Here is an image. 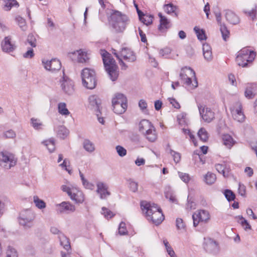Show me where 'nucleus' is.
Segmentation results:
<instances>
[{
    "label": "nucleus",
    "mask_w": 257,
    "mask_h": 257,
    "mask_svg": "<svg viewBox=\"0 0 257 257\" xmlns=\"http://www.w3.org/2000/svg\"><path fill=\"white\" fill-rule=\"evenodd\" d=\"M141 206L147 219L152 221L154 224L158 225L164 219V216L162 210L157 204L143 201L141 203Z\"/></svg>",
    "instance_id": "nucleus-1"
},
{
    "label": "nucleus",
    "mask_w": 257,
    "mask_h": 257,
    "mask_svg": "<svg viewBox=\"0 0 257 257\" xmlns=\"http://www.w3.org/2000/svg\"><path fill=\"white\" fill-rule=\"evenodd\" d=\"M105 70L112 81H115L118 76V67L111 55L106 50L100 51Z\"/></svg>",
    "instance_id": "nucleus-2"
},
{
    "label": "nucleus",
    "mask_w": 257,
    "mask_h": 257,
    "mask_svg": "<svg viewBox=\"0 0 257 257\" xmlns=\"http://www.w3.org/2000/svg\"><path fill=\"white\" fill-rule=\"evenodd\" d=\"M129 21L127 16L117 11L111 14L109 23L115 32H122Z\"/></svg>",
    "instance_id": "nucleus-3"
},
{
    "label": "nucleus",
    "mask_w": 257,
    "mask_h": 257,
    "mask_svg": "<svg viewBox=\"0 0 257 257\" xmlns=\"http://www.w3.org/2000/svg\"><path fill=\"white\" fill-rule=\"evenodd\" d=\"M179 76L184 83L188 86L192 85V88L197 87L198 82L195 76V71L190 67L187 66L182 68Z\"/></svg>",
    "instance_id": "nucleus-4"
},
{
    "label": "nucleus",
    "mask_w": 257,
    "mask_h": 257,
    "mask_svg": "<svg viewBox=\"0 0 257 257\" xmlns=\"http://www.w3.org/2000/svg\"><path fill=\"white\" fill-rule=\"evenodd\" d=\"M82 83L86 88L94 89L96 85V74L93 70L86 68L81 72Z\"/></svg>",
    "instance_id": "nucleus-5"
},
{
    "label": "nucleus",
    "mask_w": 257,
    "mask_h": 257,
    "mask_svg": "<svg viewBox=\"0 0 257 257\" xmlns=\"http://www.w3.org/2000/svg\"><path fill=\"white\" fill-rule=\"evenodd\" d=\"M255 57V53L247 49L240 50L236 58L237 64L242 67L247 66L248 63L251 62Z\"/></svg>",
    "instance_id": "nucleus-6"
},
{
    "label": "nucleus",
    "mask_w": 257,
    "mask_h": 257,
    "mask_svg": "<svg viewBox=\"0 0 257 257\" xmlns=\"http://www.w3.org/2000/svg\"><path fill=\"white\" fill-rule=\"evenodd\" d=\"M112 105L115 113L122 114L127 108L126 98L122 94H116L112 99Z\"/></svg>",
    "instance_id": "nucleus-7"
},
{
    "label": "nucleus",
    "mask_w": 257,
    "mask_h": 257,
    "mask_svg": "<svg viewBox=\"0 0 257 257\" xmlns=\"http://www.w3.org/2000/svg\"><path fill=\"white\" fill-rule=\"evenodd\" d=\"M17 160L15 155L7 151L0 152V166L4 169L9 170L14 167Z\"/></svg>",
    "instance_id": "nucleus-8"
},
{
    "label": "nucleus",
    "mask_w": 257,
    "mask_h": 257,
    "mask_svg": "<svg viewBox=\"0 0 257 257\" xmlns=\"http://www.w3.org/2000/svg\"><path fill=\"white\" fill-rule=\"evenodd\" d=\"M34 218L35 216L32 211L27 209L21 212L19 221L20 224L25 228H30L33 226Z\"/></svg>",
    "instance_id": "nucleus-9"
},
{
    "label": "nucleus",
    "mask_w": 257,
    "mask_h": 257,
    "mask_svg": "<svg viewBox=\"0 0 257 257\" xmlns=\"http://www.w3.org/2000/svg\"><path fill=\"white\" fill-rule=\"evenodd\" d=\"M193 225L196 227L199 222H207L210 219V214L205 210H198L193 215Z\"/></svg>",
    "instance_id": "nucleus-10"
},
{
    "label": "nucleus",
    "mask_w": 257,
    "mask_h": 257,
    "mask_svg": "<svg viewBox=\"0 0 257 257\" xmlns=\"http://www.w3.org/2000/svg\"><path fill=\"white\" fill-rule=\"evenodd\" d=\"M198 107L200 114L205 122L209 123L214 118V113L210 108L200 104Z\"/></svg>",
    "instance_id": "nucleus-11"
},
{
    "label": "nucleus",
    "mask_w": 257,
    "mask_h": 257,
    "mask_svg": "<svg viewBox=\"0 0 257 257\" xmlns=\"http://www.w3.org/2000/svg\"><path fill=\"white\" fill-rule=\"evenodd\" d=\"M42 63L45 68L52 72L59 70L61 68L60 61L57 59H52L50 61L43 60Z\"/></svg>",
    "instance_id": "nucleus-12"
},
{
    "label": "nucleus",
    "mask_w": 257,
    "mask_h": 257,
    "mask_svg": "<svg viewBox=\"0 0 257 257\" xmlns=\"http://www.w3.org/2000/svg\"><path fill=\"white\" fill-rule=\"evenodd\" d=\"M233 119L238 122H242L245 120V115L242 111V106L240 103H236V106L231 109Z\"/></svg>",
    "instance_id": "nucleus-13"
},
{
    "label": "nucleus",
    "mask_w": 257,
    "mask_h": 257,
    "mask_svg": "<svg viewBox=\"0 0 257 257\" xmlns=\"http://www.w3.org/2000/svg\"><path fill=\"white\" fill-rule=\"evenodd\" d=\"M62 73L63 80L60 81L62 83V89L66 93L70 95L74 92L73 83L67 77L65 76L64 71H63Z\"/></svg>",
    "instance_id": "nucleus-14"
},
{
    "label": "nucleus",
    "mask_w": 257,
    "mask_h": 257,
    "mask_svg": "<svg viewBox=\"0 0 257 257\" xmlns=\"http://www.w3.org/2000/svg\"><path fill=\"white\" fill-rule=\"evenodd\" d=\"M1 47L3 52L11 53L16 49V46L11 42V38L8 36L2 42Z\"/></svg>",
    "instance_id": "nucleus-15"
},
{
    "label": "nucleus",
    "mask_w": 257,
    "mask_h": 257,
    "mask_svg": "<svg viewBox=\"0 0 257 257\" xmlns=\"http://www.w3.org/2000/svg\"><path fill=\"white\" fill-rule=\"evenodd\" d=\"M203 246L205 250L210 253H217L220 249L218 242H204Z\"/></svg>",
    "instance_id": "nucleus-16"
},
{
    "label": "nucleus",
    "mask_w": 257,
    "mask_h": 257,
    "mask_svg": "<svg viewBox=\"0 0 257 257\" xmlns=\"http://www.w3.org/2000/svg\"><path fill=\"white\" fill-rule=\"evenodd\" d=\"M256 93L257 85L255 83H247L244 92L245 96L248 99H251Z\"/></svg>",
    "instance_id": "nucleus-17"
},
{
    "label": "nucleus",
    "mask_w": 257,
    "mask_h": 257,
    "mask_svg": "<svg viewBox=\"0 0 257 257\" xmlns=\"http://www.w3.org/2000/svg\"><path fill=\"white\" fill-rule=\"evenodd\" d=\"M107 186L102 182L97 184L96 192L99 194L101 199H105L107 196L110 195V192L107 190Z\"/></svg>",
    "instance_id": "nucleus-18"
},
{
    "label": "nucleus",
    "mask_w": 257,
    "mask_h": 257,
    "mask_svg": "<svg viewBox=\"0 0 257 257\" xmlns=\"http://www.w3.org/2000/svg\"><path fill=\"white\" fill-rule=\"evenodd\" d=\"M120 56L129 62H134L136 60V56L133 51L127 48H123L120 51Z\"/></svg>",
    "instance_id": "nucleus-19"
},
{
    "label": "nucleus",
    "mask_w": 257,
    "mask_h": 257,
    "mask_svg": "<svg viewBox=\"0 0 257 257\" xmlns=\"http://www.w3.org/2000/svg\"><path fill=\"white\" fill-rule=\"evenodd\" d=\"M88 101L89 104L93 108L95 109L96 112L100 113V106L101 100L99 97L96 95H92L89 97Z\"/></svg>",
    "instance_id": "nucleus-20"
},
{
    "label": "nucleus",
    "mask_w": 257,
    "mask_h": 257,
    "mask_svg": "<svg viewBox=\"0 0 257 257\" xmlns=\"http://www.w3.org/2000/svg\"><path fill=\"white\" fill-rule=\"evenodd\" d=\"M154 127L152 123L147 119L142 120L139 124V131L144 135Z\"/></svg>",
    "instance_id": "nucleus-21"
},
{
    "label": "nucleus",
    "mask_w": 257,
    "mask_h": 257,
    "mask_svg": "<svg viewBox=\"0 0 257 257\" xmlns=\"http://www.w3.org/2000/svg\"><path fill=\"white\" fill-rule=\"evenodd\" d=\"M225 18L227 21L233 25H236L239 22L238 17L232 11L227 10L225 11Z\"/></svg>",
    "instance_id": "nucleus-22"
},
{
    "label": "nucleus",
    "mask_w": 257,
    "mask_h": 257,
    "mask_svg": "<svg viewBox=\"0 0 257 257\" xmlns=\"http://www.w3.org/2000/svg\"><path fill=\"white\" fill-rule=\"evenodd\" d=\"M60 246L64 250H61V257H71L72 249L70 242H60Z\"/></svg>",
    "instance_id": "nucleus-23"
},
{
    "label": "nucleus",
    "mask_w": 257,
    "mask_h": 257,
    "mask_svg": "<svg viewBox=\"0 0 257 257\" xmlns=\"http://www.w3.org/2000/svg\"><path fill=\"white\" fill-rule=\"evenodd\" d=\"M70 197L72 200L78 203H81L84 200L83 193L76 188L73 189V191Z\"/></svg>",
    "instance_id": "nucleus-24"
},
{
    "label": "nucleus",
    "mask_w": 257,
    "mask_h": 257,
    "mask_svg": "<svg viewBox=\"0 0 257 257\" xmlns=\"http://www.w3.org/2000/svg\"><path fill=\"white\" fill-rule=\"evenodd\" d=\"M59 210L61 213L65 211L74 212L75 210V206L68 202H62L59 204Z\"/></svg>",
    "instance_id": "nucleus-25"
},
{
    "label": "nucleus",
    "mask_w": 257,
    "mask_h": 257,
    "mask_svg": "<svg viewBox=\"0 0 257 257\" xmlns=\"http://www.w3.org/2000/svg\"><path fill=\"white\" fill-rule=\"evenodd\" d=\"M73 54L77 55V61L79 63H86L89 59L87 53L81 49L74 52Z\"/></svg>",
    "instance_id": "nucleus-26"
},
{
    "label": "nucleus",
    "mask_w": 257,
    "mask_h": 257,
    "mask_svg": "<svg viewBox=\"0 0 257 257\" xmlns=\"http://www.w3.org/2000/svg\"><path fill=\"white\" fill-rule=\"evenodd\" d=\"M144 136L149 141L151 142H155L157 139L158 137L156 130L154 126L148 132L146 133Z\"/></svg>",
    "instance_id": "nucleus-27"
},
{
    "label": "nucleus",
    "mask_w": 257,
    "mask_h": 257,
    "mask_svg": "<svg viewBox=\"0 0 257 257\" xmlns=\"http://www.w3.org/2000/svg\"><path fill=\"white\" fill-rule=\"evenodd\" d=\"M158 16L159 17L160 20V26L159 29L160 31H162L163 29H167L170 27L169 20L165 17L162 15L161 13H159Z\"/></svg>",
    "instance_id": "nucleus-28"
},
{
    "label": "nucleus",
    "mask_w": 257,
    "mask_h": 257,
    "mask_svg": "<svg viewBox=\"0 0 257 257\" xmlns=\"http://www.w3.org/2000/svg\"><path fill=\"white\" fill-rule=\"evenodd\" d=\"M222 139L223 144L229 149H230L234 144L235 141L232 137L228 134L223 135Z\"/></svg>",
    "instance_id": "nucleus-29"
},
{
    "label": "nucleus",
    "mask_w": 257,
    "mask_h": 257,
    "mask_svg": "<svg viewBox=\"0 0 257 257\" xmlns=\"http://www.w3.org/2000/svg\"><path fill=\"white\" fill-rule=\"evenodd\" d=\"M216 179V175L211 172H208L204 176V181L208 185H212Z\"/></svg>",
    "instance_id": "nucleus-30"
},
{
    "label": "nucleus",
    "mask_w": 257,
    "mask_h": 257,
    "mask_svg": "<svg viewBox=\"0 0 257 257\" xmlns=\"http://www.w3.org/2000/svg\"><path fill=\"white\" fill-rule=\"evenodd\" d=\"M6 257H18V253L13 246L9 245L6 251Z\"/></svg>",
    "instance_id": "nucleus-31"
},
{
    "label": "nucleus",
    "mask_w": 257,
    "mask_h": 257,
    "mask_svg": "<svg viewBox=\"0 0 257 257\" xmlns=\"http://www.w3.org/2000/svg\"><path fill=\"white\" fill-rule=\"evenodd\" d=\"M42 143L47 147L50 153H52L55 151V142L53 139L46 140L43 142Z\"/></svg>",
    "instance_id": "nucleus-32"
},
{
    "label": "nucleus",
    "mask_w": 257,
    "mask_h": 257,
    "mask_svg": "<svg viewBox=\"0 0 257 257\" xmlns=\"http://www.w3.org/2000/svg\"><path fill=\"white\" fill-rule=\"evenodd\" d=\"M58 112L62 115H68L70 114L69 111L66 108V104L64 102H60L58 105Z\"/></svg>",
    "instance_id": "nucleus-33"
},
{
    "label": "nucleus",
    "mask_w": 257,
    "mask_h": 257,
    "mask_svg": "<svg viewBox=\"0 0 257 257\" xmlns=\"http://www.w3.org/2000/svg\"><path fill=\"white\" fill-rule=\"evenodd\" d=\"M84 149L88 152H93L95 150V146L93 143L89 140H85L83 142Z\"/></svg>",
    "instance_id": "nucleus-34"
},
{
    "label": "nucleus",
    "mask_w": 257,
    "mask_h": 257,
    "mask_svg": "<svg viewBox=\"0 0 257 257\" xmlns=\"http://www.w3.org/2000/svg\"><path fill=\"white\" fill-rule=\"evenodd\" d=\"M33 201L36 206L39 209H44L46 207L45 202L40 199L37 196H34L33 197Z\"/></svg>",
    "instance_id": "nucleus-35"
},
{
    "label": "nucleus",
    "mask_w": 257,
    "mask_h": 257,
    "mask_svg": "<svg viewBox=\"0 0 257 257\" xmlns=\"http://www.w3.org/2000/svg\"><path fill=\"white\" fill-rule=\"evenodd\" d=\"M198 136L200 139L203 142H206L208 139V133L203 127L201 128L199 130L198 132Z\"/></svg>",
    "instance_id": "nucleus-36"
},
{
    "label": "nucleus",
    "mask_w": 257,
    "mask_h": 257,
    "mask_svg": "<svg viewBox=\"0 0 257 257\" xmlns=\"http://www.w3.org/2000/svg\"><path fill=\"white\" fill-rule=\"evenodd\" d=\"M194 30L195 32L197 38L200 40H205L206 39L205 31L203 29H200L197 27L194 28Z\"/></svg>",
    "instance_id": "nucleus-37"
},
{
    "label": "nucleus",
    "mask_w": 257,
    "mask_h": 257,
    "mask_svg": "<svg viewBox=\"0 0 257 257\" xmlns=\"http://www.w3.org/2000/svg\"><path fill=\"white\" fill-rule=\"evenodd\" d=\"M236 218L238 219V222L241 225L242 227L245 230L251 228V226L249 224L247 221L245 219H244L242 216H238V217H236Z\"/></svg>",
    "instance_id": "nucleus-38"
},
{
    "label": "nucleus",
    "mask_w": 257,
    "mask_h": 257,
    "mask_svg": "<svg viewBox=\"0 0 257 257\" xmlns=\"http://www.w3.org/2000/svg\"><path fill=\"white\" fill-rule=\"evenodd\" d=\"M69 131L64 126H60L58 127V135L62 138L65 139L68 135Z\"/></svg>",
    "instance_id": "nucleus-39"
},
{
    "label": "nucleus",
    "mask_w": 257,
    "mask_h": 257,
    "mask_svg": "<svg viewBox=\"0 0 257 257\" xmlns=\"http://www.w3.org/2000/svg\"><path fill=\"white\" fill-rule=\"evenodd\" d=\"M220 30L222 34L223 39L226 41L227 38L229 37V32L226 27L224 25L220 24Z\"/></svg>",
    "instance_id": "nucleus-40"
},
{
    "label": "nucleus",
    "mask_w": 257,
    "mask_h": 257,
    "mask_svg": "<svg viewBox=\"0 0 257 257\" xmlns=\"http://www.w3.org/2000/svg\"><path fill=\"white\" fill-rule=\"evenodd\" d=\"M197 159H198L199 162L201 163L202 164L205 163V160L202 158V156L199 154L198 151L196 150L194 152L193 154V160L194 161L195 164H197Z\"/></svg>",
    "instance_id": "nucleus-41"
},
{
    "label": "nucleus",
    "mask_w": 257,
    "mask_h": 257,
    "mask_svg": "<svg viewBox=\"0 0 257 257\" xmlns=\"http://www.w3.org/2000/svg\"><path fill=\"white\" fill-rule=\"evenodd\" d=\"M153 16L152 15H144L141 21L146 25H150L153 22Z\"/></svg>",
    "instance_id": "nucleus-42"
},
{
    "label": "nucleus",
    "mask_w": 257,
    "mask_h": 257,
    "mask_svg": "<svg viewBox=\"0 0 257 257\" xmlns=\"http://www.w3.org/2000/svg\"><path fill=\"white\" fill-rule=\"evenodd\" d=\"M177 8L172 4H169L165 5V10L168 14L174 13L177 16V14L175 13Z\"/></svg>",
    "instance_id": "nucleus-43"
},
{
    "label": "nucleus",
    "mask_w": 257,
    "mask_h": 257,
    "mask_svg": "<svg viewBox=\"0 0 257 257\" xmlns=\"http://www.w3.org/2000/svg\"><path fill=\"white\" fill-rule=\"evenodd\" d=\"M224 195L228 201L234 200L235 197L234 193L232 191L228 189L225 190L224 192Z\"/></svg>",
    "instance_id": "nucleus-44"
},
{
    "label": "nucleus",
    "mask_w": 257,
    "mask_h": 257,
    "mask_svg": "<svg viewBox=\"0 0 257 257\" xmlns=\"http://www.w3.org/2000/svg\"><path fill=\"white\" fill-rule=\"evenodd\" d=\"M31 123L33 127L36 130L41 128L43 124L40 122V120L37 118H32Z\"/></svg>",
    "instance_id": "nucleus-45"
},
{
    "label": "nucleus",
    "mask_w": 257,
    "mask_h": 257,
    "mask_svg": "<svg viewBox=\"0 0 257 257\" xmlns=\"http://www.w3.org/2000/svg\"><path fill=\"white\" fill-rule=\"evenodd\" d=\"M27 43H28L32 47H36V39L34 36L32 34H29L28 36Z\"/></svg>",
    "instance_id": "nucleus-46"
},
{
    "label": "nucleus",
    "mask_w": 257,
    "mask_h": 257,
    "mask_svg": "<svg viewBox=\"0 0 257 257\" xmlns=\"http://www.w3.org/2000/svg\"><path fill=\"white\" fill-rule=\"evenodd\" d=\"M16 21H17L19 26L22 29V30L25 31L27 27L25 20L23 18L18 16L16 18Z\"/></svg>",
    "instance_id": "nucleus-47"
},
{
    "label": "nucleus",
    "mask_w": 257,
    "mask_h": 257,
    "mask_svg": "<svg viewBox=\"0 0 257 257\" xmlns=\"http://www.w3.org/2000/svg\"><path fill=\"white\" fill-rule=\"evenodd\" d=\"M168 253L171 257H177L172 247L170 245L169 242H164Z\"/></svg>",
    "instance_id": "nucleus-48"
},
{
    "label": "nucleus",
    "mask_w": 257,
    "mask_h": 257,
    "mask_svg": "<svg viewBox=\"0 0 257 257\" xmlns=\"http://www.w3.org/2000/svg\"><path fill=\"white\" fill-rule=\"evenodd\" d=\"M118 233L120 235H125L127 233L125 223L123 222H121L119 224L118 227Z\"/></svg>",
    "instance_id": "nucleus-49"
},
{
    "label": "nucleus",
    "mask_w": 257,
    "mask_h": 257,
    "mask_svg": "<svg viewBox=\"0 0 257 257\" xmlns=\"http://www.w3.org/2000/svg\"><path fill=\"white\" fill-rule=\"evenodd\" d=\"M256 6L254 5V8L250 11H244V13L248 16L250 17L252 20L255 18Z\"/></svg>",
    "instance_id": "nucleus-50"
},
{
    "label": "nucleus",
    "mask_w": 257,
    "mask_h": 257,
    "mask_svg": "<svg viewBox=\"0 0 257 257\" xmlns=\"http://www.w3.org/2000/svg\"><path fill=\"white\" fill-rule=\"evenodd\" d=\"M129 186L131 190L134 192H136L138 189V184L137 182L134 181L132 179L128 180Z\"/></svg>",
    "instance_id": "nucleus-51"
},
{
    "label": "nucleus",
    "mask_w": 257,
    "mask_h": 257,
    "mask_svg": "<svg viewBox=\"0 0 257 257\" xmlns=\"http://www.w3.org/2000/svg\"><path fill=\"white\" fill-rule=\"evenodd\" d=\"M116 152L120 157H123L126 154V150L120 146H117L115 148Z\"/></svg>",
    "instance_id": "nucleus-52"
},
{
    "label": "nucleus",
    "mask_w": 257,
    "mask_h": 257,
    "mask_svg": "<svg viewBox=\"0 0 257 257\" xmlns=\"http://www.w3.org/2000/svg\"><path fill=\"white\" fill-rule=\"evenodd\" d=\"M170 154L173 157L174 161L176 163L180 162L181 159V155L179 153L176 152L172 150H170Z\"/></svg>",
    "instance_id": "nucleus-53"
},
{
    "label": "nucleus",
    "mask_w": 257,
    "mask_h": 257,
    "mask_svg": "<svg viewBox=\"0 0 257 257\" xmlns=\"http://www.w3.org/2000/svg\"><path fill=\"white\" fill-rule=\"evenodd\" d=\"M4 136L7 139H13L16 137V135L14 131L10 130L5 132L4 133Z\"/></svg>",
    "instance_id": "nucleus-54"
},
{
    "label": "nucleus",
    "mask_w": 257,
    "mask_h": 257,
    "mask_svg": "<svg viewBox=\"0 0 257 257\" xmlns=\"http://www.w3.org/2000/svg\"><path fill=\"white\" fill-rule=\"evenodd\" d=\"M102 213L106 218H111L114 216V214L111 211H110L109 210L105 207H102Z\"/></svg>",
    "instance_id": "nucleus-55"
},
{
    "label": "nucleus",
    "mask_w": 257,
    "mask_h": 257,
    "mask_svg": "<svg viewBox=\"0 0 257 257\" xmlns=\"http://www.w3.org/2000/svg\"><path fill=\"white\" fill-rule=\"evenodd\" d=\"M179 175L181 180L185 183H188L190 180V177L188 174L179 172Z\"/></svg>",
    "instance_id": "nucleus-56"
},
{
    "label": "nucleus",
    "mask_w": 257,
    "mask_h": 257,
    "mask_svg": "<svg viewBox=\"0 0 257 257\" xmlns=\"http://www.w3.org/2000/svg\"><path fill=\"white\" fill-rule=\"evenodd\" d=\"M34 56V51L32 48H30L26 53L23 54V57L25 58H32Z\"/></svg>",
    "instance_id": "nucleus-57"
},
{
    "label": "nucleus",
    "mask_w": 257,
    "mask_h": 257,
    "mask_svg": "<svg viewBox=\"0 0 257 257\" xmlns=\"http://www.w3.org/2000/svg\"><path fill=\"white\" fill-rule=\"evenodd\" d=\"M215 168L219 173L222 174L224 177L226 176L224 171V166L223 165L220 164H216L215 165Z\"/></svg>",
    "instance_id": "nucleus-58"
},
{
    "label": "nucleus",
    "mask_w": 257,
    "mask_h": 257,
    "mask_svg": "<svg viewBox=\"0 0 257 257\" xmlns=\"http://www.w3.org/2000/svg\"><path fill=\"white\" fill-rule=\"evenodd\" d=\"M139 106L143 111L146 110L147 108V103L146 100L144 99H141L139 102Z\"/></svg>",
    "instance_id": "nucleus-59"
},
{
    "label": "nucleus",
    "mask_w": 257,
    "mask_h": 257,
    "mask_svg": "<svg viewBox=\"0 0 257 257\" xmlns=\"http://www.w3.org/2000/svg\"><path fill=\"white\" fill-rule=\"evenodd\" d=\"M176 226L178 229H182L185 227V224L181 218H177L176 219Z\"/></svg>",
    "instance_id": "nucleus-60"
},
{
    "label": "nucleus",
    "mask_w": 257,
    "mask_h": 257,
    "mask_svg": "<svg viewBox=\"0 0 257 257\" xmlns=\"http://www.w3.org/2000/svg\"><path fill=\"white\" fill-rule=\"evenodd\" d=\"M171 49L169 48H165L161 49L159 54L161 56H165L171 53Z\"/></svg>",
    "instance_id": "nucleus-61"
},
{
    "label": "nucleus",
    "mask_w": 257,
    "mask_h": 257,
    "mask_svg": "<svg viewBox=\"0 0 257 257\" xmlns=\"http://www.w3.org/2000/svg\"><path fill=\"white\" fill-rule=\"evenodd\" d=\"M61 189L64 192H67L68 195L70 196L72 194L74 188H70L66 185H63L61 187Z\"/></svg>",
    "instance_id": "nucleus-62"
},
{
    "label": "nucleus",
    "mask_w": 257,
    "mask_h": 257,
    "mask_svg": "<svg viewBox=\"0 0 257 257\" xmlns=\"http://www.w3.org/2000/svg\"><path fill=\"white\" fill-rule=\"evenodd\" d=\"M204 58L208 61H210L213 58L212 51L203 52Z\"/></svg>",
    "instance_id": "nucleus-63"
},
{
    "label": "nucleus",
    "mask_w": 257,
    "mask_h": 257,
    "mask_svg": "<svg viewBox=\"0 0 257 257\" xmlns=\"http://www.w3.org/2000/svg\"><path fill=\"white\" fill-rule=\"evenodd\" d=\"M168 99L170 103L172 104L173 106L175 108H179L180 107L179 103L174 98H169Z\"/></svg>",
    "instance_id": "nucleus-64"
}]
</instances>
